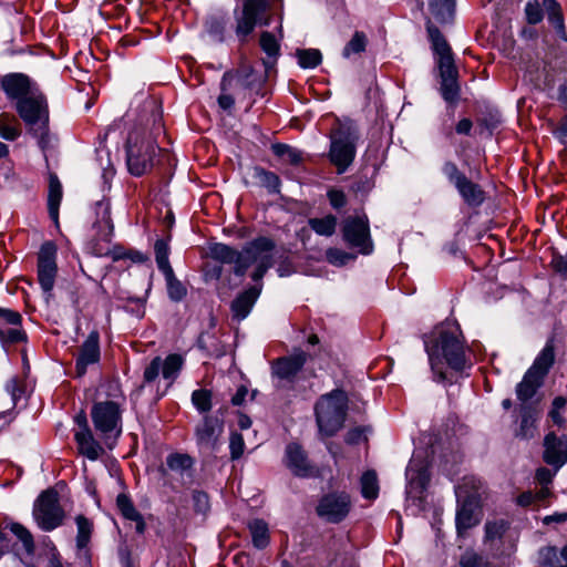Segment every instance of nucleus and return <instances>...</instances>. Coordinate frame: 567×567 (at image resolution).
<instances>
[{
	"mask_svg": "<svg viewBox=\"0 0 567 567\" xmlns=\"http://www.w3.org/2000/svg\"><path fill=\"white\" fill-rule=\"evenodd\" d=\"M193 503L197 513L205 514L209 509V497L203 491L193 492Z\"/></svg>",
	"mask_w": 567,
	"mask_h": 567,
	"instance_id": "nucleus-58",
	"label": "nucleus"
},
{
	"mask_svg": "<svg viewBox=\"0 0 567 567\" xmlns=\"http://www.w3.org/2000/svg\"><path fill=\"white\" fill-rule=\"evenodd\" d=\"M163 131V125L154 122V127L148 131L144 126L133 128L126 142V163L128 171L134 176H142L155 164V158L162 150L156 143V137Z\"/></svg>",
	"mask_w": 567,
	"mask_h": 567,
	"instance_id": "nucleus-3",
	"label": "nucleus"
},
{
	"mask_svg": "<svg viewBox=\"0 0 567 567\" xmlns=\"http://www.w3.org/2000/svg\"><path fill=\"white\" fill-rule=\"evenodd\" d=\"M458 497V507L456 511V528L458 534H463L465 530L474 527L478 524L480 518L475 514L477 508V499L471 494L461 498V487L456 492Z\"/></svg>",
	"mask_w": 567,
	"mask_h": 567,
	"instance_id": "nucleus-19",
	"label": "nucleus"
},
{
	"mask_svg": "<svg viewBox=\"0 0 567 567\" xmlns=\"http://www.w3.org/2000/svg\"><path fill=\"white\" fill-rule=\"evenodd\" d=\"M251 540L257 549H264L269 545V529L262 519H254L248 523Z\"/></svg>",
	"mask_w": 567,
	"mask_h": 567,
	"instance_id": "nucleus-35",
	"label": "nucleus"
},
{
	"mask_svg": "<svg viewBox=\"0 0 567 567\" xmlns=\"http://www.w3.org/2000/svg\"><path fill=\"white\" fill-rule=\"evenodd\" d=\"M355 258L354 255L340 250L338 248H330L327 250V259L334 266H343L350 260Z\"/></svg>",
	"mask_w": 567,
	"mask_h": 567,
	"instance_id": "nucleus-54",
	"label": "nucleus"
},
{
	"mask_svg": "<svg viewBox=\"0 0 567 567\" xmlns=\"http://www.w3.org/2000/svg\"><path fill=\"white\" fill-rule=\"evenodd\" d=\"M10 530L21 540L25 553L32 555L34 553V542L31 533L19 523L11 524Z\"/></svg>",
	"mask_w": 567,
	"mask_h": 567,
	"instance_id": "nucleus-51",
	"label": "nucleus"
},
{
	"mask_svg": "<svg viewBox=\"0 0 567 567\" xmlns=\"http://www.w3.org/2000/svg\"><path fill=\"white\" fill-rule=\"evenodd\" d=\"M213 394L209 390L198 389L192 393V403L199 413H207L212 410Z\"/></svg>",
	"mask_w": 567,
	"mask_h": 567,
	"instance_id": "nucleus-46",
	"label": "nucleus"
},
{
	"mask_svg": "<svg viewBox=\"0 0 567 567\" xmlns=\"http://www.w3.org/2000/svg\"><path fill=\"white\" fill-rule=\"evenodd\" d=\"M267 9L266 0H243L240 9L234 10L235 33L240 43H245Z\"/></svg>",
	"mask_w": 567,
	"mask_h": 567,
	"instance_id": "nucleus-10",
	"label": "nucleus"
},
{
	"mask_svg": "<svg viewBox=\"0 0 567 567\" xmlns=\"http://www.w3.org/2000/svg\"><path fill=\"white\" fill-rule=\"evenodd\" d=\"M328 196H329V199H330V204L334 208H340V207H342L346 204V198H344V195H343L342 192L330 190L328 193Z\"/></svg>",
	"mask_w": 567,
	"mask_h": 567,
	"instance_id": "nucleus-60",
	"label": "nucleus"
},
{
	"mask_svg": "<svg viewBox=\"0 0 567 567\" xmlns=\"http://www.w3.org/2000/svg\"><path fill=\"white\" fill-rule=\"evenodd\" d=\"M17 111L28 126L29 133L37 138L39 147L45 151L50 145L49 110L45 97L34 91L17 103Z\"/></svg>",
	"mask_w": 567,
	"mask_h": 567,
	"instance_id": "nucleus-4",
	"label": "nucleus"
},
{
	"mask_svg": "<svg viewBox=\"0 0 567 567\" xmlns=\"http://www.w3.org/2000/svg\"><path fill=\"white\" fill-rule=\"evenodd\" d=\"M351 498L344 492L326 494L319 501L316 512L320 518L328 523L342 522L351 509Z\"/></svg>",
	"mask_w": 567,
	"mask_h": 567,
	"instance_id": "nucleus-12",
	"label": "nucleus"
},
{
	"mask_svg": "<svg viewBox=\"0 0 567 567\" xmlns=\"http://www.w3.org/2000/svg\"><path fill=\"white\" fill-rule=\"evenodd\" d=\"M560 550L554 546H547L539 550V561L543 567H566L564 557L560 558Z\"/></svg>",
	"mask_w": 567,
	"mask_h": 567,
	"instance_id": "nucleus-41",
	"label": "nucleus"
},
{
	"mask_svg": "<svg viewBox=\"0 0 567 567\" xmlns=\"http://www.w3.org/2000/svg\"><path fill=\"white\" fill-rule=\"evenodd\" d=\"M161 372L162 359L161 357H155L144 371V381L147 383L155 381Z\"/></svg>",
	"mask_w": 567,
	"mask_h": 567,
	"instance_id": "nucleus-57",
	"label": "nucleus"
},
{
	"mask_svg": "<svg viewBox=\"0 0 567 567\" xmlns=\"http://www.w3.org/2000/svg\"><path fill=\"white\" fill-rule=\"evenodd\" d=\"M543 7L547 11L548 21L554 25L561 38H566L564 18L560 4L556 0H544Z\"/></svg>",
	"mask_w": 567,
	"mask_h": 567,
	"instance_id": "nucleus-36",
	"label": "nucleus"
},
{
	"mask_svg": "<svg viewBox=\"0 0 567 567\" xmlns=\"http://www.w3.org/2000/svg\"><path fill=\"white\" fill-rule=\"evenodd\" d=\"M544 461L557 470L567 462V435L558 437L555 433L550 432L544 440Z\"/></svg>",
	"mask_w": 567,
	"mask_h": 567,
	"instance_id": "nucleus-18",
	"label": "nucleus"
},
{
	"mask_svg": "<svg viewBox=\"0 0 567 567\" xmlns=\"http://www.w3.org/2000/svg\"><path fill=\"white\" fill-rule=\"evenodd\" d=\"M271 150L276 156L288 164L298 165L302 162V153L290 145L277 143L271 146Z\"/></svg>",
	"mask_w": 567,
	"mask_h": 567,
	"instance_id": "nucleus-39",
	"label": "nucleus"
},
{
	"mask_svg": "<svg viewBox=\"0 0 567 567\" xmlns=\"http://www.w3.org/2000/svg\"><path fill=\"white\" fill-rule=\"evenodd\" d=\"M207 32L216 41L223 42L226 38L227 21L221 16L210 17L206 22Z\"/></svg>",
	"mask_w": 567,
	"mask_h": 567,
	"instance_id": "nucleus-45",
	"label": "nucleus"
},
{
	"mask_svg": "<svg viewBox=\"0 0 567 567\" xmlns=\"http://www.w3.org/2000/svg\"><path fill=\"white\" fill-rule=\"evenodd\" d=\"M525 16L529 24L539 23L544 18L543 8L540 3L537 0L527 1L525 6Z\"/></svg>",
	"mask_w": 567,
	"mask_h": 567,
	"instance_id": "nucleus-53",
	"label": "nucleus"
},
{
	"mask_svg": "<svg viewBox=\"0 0 567 567\" xmlns=\"http://www.w3.org/2000/svg\"><path fill=\"white\" fill-rule=\"evenodd\" d=\"M329 157L338 173H344L355 157L358 133L351 122L338 123L330 133Z\"/></svg>",
	"mask_w": 567,
	"mask_h": 567,
	"instance_id": "nucleus-6",
	"label": "nucleus"
},
{
	"mask_svg": "<svg viewBox=\"0 0 567 567\" xmlns=\"http://www.w3.org/2000/svg\"><path fill=\"white\" fill-rule=\"evenodd\" d=\"M425 351L436 381L446 379L443 361L453 370L466 367L465 346L462 331L456 323H444L424 339Z\"/></svg>",
	"mask_w": 567,
	"mask_h": 567,
	"instance_id": "nucleus-1",
	"label": "nucleus"
},
{
	"mask_svg": "<svg viewBox=\"0 0 567 567\" xmlns=\"http://www.w3.org/2000/svg\"><path fill=\"white\" fill-rule=\"evenodd\" d=\"M348 402V395L342 390H333L319 398L315 406V414L319 432L322 435L332 436L343 427Z\"/></svg>",
	"mask_w": 567,
	"mask_h": 567,
	"instance_id": "nucleus-5",
	"label": "nucleus"
},
{
	"mask_svg": "<svg viewBox=\"0 0 567 567\" xmlns=\"http://www.w3.org/2000/svg\"><path fill=\"white\" fill-rule=\"evenodd\" d=\"M441 76V94L447 103H455L460 96V86L457 84V70L454 63L449 61L439 65Z\"/></svg>",
	"mask_w": 567,
	"mask_h": 567,
	"instance_id": "nucleus-22",
	"label": "nucleus"
},
{
	"mask_svg": "<svg viewBox=\"0 0 567 567\" xmlns=\"http://www.w3.org/2000/svg\"><path fill=\"white\" fill-rule=\"evenodd\" d=\"M361 494L367 499H374L379 494V484L377 473L367 471L361 476Z\"/></svg>",
	"mask_w": 567,
	"mask_h": 567,
	"instance_id": "nucleus-43",
	"label": "nucleus"
},
{
	"mask_svg": "<svg viewBox=\"0 0 567 567\" xmlns=\"http://www.w3.org/2000/svg\"><path fill=\"white\" fill-rule=\"evenodd\" d=\"M310 228L320 236H331L336 231L337 218L333 215H327L322 218L309 219Z\"/></svg>",
	"mask_w": 567,
	"mask_h": 567,
	"instance_id": "nucleus-40",
	"label": "nucleus"
},
{
	"mask_svg": "<svg viewBox=\"0 0 567 567\" xmlns=\"http://www.w3.org/2000/svg\"><path fill=\"white\" fill-rule=\"evenodd\" d=\"M443 174L454 185L463 202L470 207H480L485 202V192L477 183L472 182L458 169L455 163L445 162Z\"/></svg>",
	"mask_w": 567,
	"mask_h": 567,
	"instance_id": "nucleus-9",
	"label": "nucleus"
},
{
	"mask_svg": "<svg viewBox=\"0 0 567 567\" xmlns=\"http://www.w3.org/2000/svg\"><path fill=\"white\" fill-rule=\"evenodd\" d=\"M254 177L259 184L265 187L269 193L276 194L280 190V179L275 173L267 171L262 167H255Z\"/></svg>",
	"mask_w": 567,
	"mask_h": 567,
	"instance_id": "nucleus-38",
	"label": "nucleus"
},
{
	"mask_svg": "<svg viewBox=\"0 0 567 567\" xmlns=\"http://www.w3.org/2000/svg\"><path fill=\"white\" fill-rule=\"evenodd\" d=\"M555 362V350L554 343L551 340H548L539 352V354L534 360L532 367L527 370L533 375L539 377L544 381V378L549 372L550 368Z\"/></svg>",
	"mask_w": 567,
	"mask_h": 567,
	"instance_id": "nucleus-27",
	"label": "nucleus"
},
{
	"mask_svg": "<svg viewBox=\"0 0 567 567\" xmlns=\"http://www.w3.org/2000/svg\"><path fill=\"white\" fill-rule=\"evenodd\" d=\"M62 199V185L56 175L51 174L49 178L48 210L50 217L56 221L59 207Z\"/></svg>",
	"mask_w": 567,
	"mask_h": 567,
	"instance_id": "nucleus-33",
	"label": "nucleus"
},
{
	"mask_svg": "<svg viewBox=\"0 0 567 567\" xmlns=\"http://www.w3.org/2000/svg\"><path fill=\"white\" fill-rule=\"evenodd\" d=\"M462 567H484L482 557L474 553H466L461 558Z\"/></svg>",
	"mask_w": 567,
	"mask_h": 567,
	"instance_id": "nucleus-59",
	"label": "nucleus"
},
{
	"mask_svg": "<svg viewBox=\"0 0 567 567\" xmlns=\"http://www.w3.org/2000/svg\"><path fill=\"white\" fill-rule=\"evenodd\" d=\"M56 276L55 251L51 245H44L39 254L38 280L47 299L53 290Z\"/></svg>",
	"mask_w": 567,
	"mask_h": 567,
	"instance_id": "nucleus-14",
	"label": "nucleus"
},
{
	"mask_svg": "<svg viewBox=\"0 0 567 567\" xmlns=\"http://www.w3.org/2000/svg\"><path fill=\"white\" fill-rule=\"evenodd\" d=\"M426 30L432 49L439 55V65H443L445 61L454 63L451 48L441 31L431 21H427Z\"/></svg>",
	"mask_w": 567,
	"mask_h": 567,
	"instance_id": "nucleus-25",
	"label": "nucleus"
},
{
	"mask_svg": "<svg viewBox=\"0 0 567 567\" xmlns=\"http://www.w3.org/2000/svg\"><path fill=\"white\" fill-rule=\"evenodd\" d=\"M543 380L539 377L533 375L526 371L523 380L516 386V394L518 400L525 402L532 399L536 391L542 386Z\"/></svg>",
	"mask_w": 567,
	"mask_h": 567,
	"instance_id": "nucleus-34",
	"label": "nucleus"
},
{
	"mask_svg": "<svg viewBox=\"0 0 567 567\" xmlns=\"http://www.w3.org/2000/svg\"><path fill=\"white\" fill-rule=\"evenodd\" d=\"M116 506L125 519L135 523V530L142 535L145 532L146 524L140 512L136 511L131 498L126 494H118L116 497Z\"/></svg>",
	"mask_w": 567,
	"mask_h": 567,
	"instance_id": "nucleus-28",
	"label": "nucleus"
},
{
	"mask_svg": "<svg viewBox=\"0 0 567 567\" xmlns=\"http://www.w3.org/2000/svg\"><path fill=\"white\" fill-rule=\"evenodd\" d=\"M223 432V420L213 415H204L202 421L195 426L194 434L197 446L203 451H215L219 445Z\"/></svg>",
	"mask_w": 567,
	"mask_h": 567,
	"instance_id": "nucleus-13",
	"label": "nucleus"
},
{
	"mask_svg": "<svg viewBox=\"0 0 567 567\" xmlns=\"http://www.w3.org/2000/svg\"><path fill=\"white\" fill-rule=\"evenodd\" d=\"M166 280L168 297L174 301H181L186 296V288L175 277L174 270L162 272Z\"/></svg>",
	"mask_w": 567,
	"mask_h": 567,
	"instance_id": "nucleus-42",
	"label": "nucleus"
},
{
	"mask_svg": "<svg viewBox=\"0 0 567 567\" xmlns=\"http://www.w3.org/2000/svg\"><path fill=\"white\" fill-rule=\"evenodd\" d=\"M307 361V353L298 351L289 357L278 359L272 371L279 379L291 381L303 368Z\"/></svg>",
	"mask_w": 567,
	"mask_h": 567,
	"instance_id": "nucleus-23",
	"label": "nucleus"
},
{
	"mask_svg": "<svg viewBox=\"0 0 567 567\" xmlns=\"http://www.w3.org/2000/svg\"><path fill=\"white\" fill-rule=\"evenodd\" d=\"M20 130L14 120L7 115L0 116V136L7 141H14L19 137Z\"/></svg>",
	"mask_w": 567,
	"mask_h": 567,
	"instance_id": "nucleus-52",
	"label": "nucleus"
},
{
	"mask_svg": "<svg viewBox=\"0 0 567 567\" xmlns=\"http://www.w3.org/2000/svg\"><path fill=\"white\" fill-rule=\"evenodd\" d=\"M275 243L267 237H258L246 245L243 251H238L221 243L209 247V255L213 259L224 264H234V272L244 276L251 265H257L251 275L254 281H260L267 270L274 265L272 250Z\"/></svg>",
	"mask_w": 567,
	"mask_h": 567,
	"instance_id": "nucleus-2",
	"label": "nucleus"
},
{
	"mask_svg": "<svg viewBox=\"0 0 567 567\" xmlns=\"http://www.w3.org/2000/svg\"><path fill=\"white\" fill-rule=\"evenodd\" d=\"M285 464L299 477H309L315 474V467L310 464L307 453L297 443H289L286 446Z\"/></svg>",
	"mask_w": 567,
	"mask_h": 567,
	"instance_id": "nucleus-17",
	"label": "nucleus"
},
{
	"mask_svg": "<svg viewBox=\"0 0 567 567\" xmlns=\"http://www.w3.org/2000/svg\"><path fill=\"white\" fill-rule=\"evenodd\" d=\"M362 439V430L359 427L350 430L346 435V442L349 444H355Z\"/></svg>",
	"mask_w": 567,
	"mask_h": 567,
	"instance_id": "nucleus-64",
	"label": "nucleus"
},
{
	"mask_svg": "<svg viewBox=\"0 0 567 567\" xmlns=\"http://www.w3.org/2000/svg\"><path fill=\"white\" fill-rule=\"evenodd\" d=\"M405 476L410 487L416 488L420 492L425 489L430 481L427 468L422 464H417L415 461L410 462L406 467Z\"/></svg>",
	"mask_w": 567,
	"mask_h": 567,
	"instance_id": "nucleus-32",
	"label": "nucleus"
},
{
	"mask_svg": "<svg viewBox=\"0 0 567 567\" xmlns=\"http://www.w3.org/2000/svg\"><path fill=\"white\" fill-rule=\"evenodd\" d=\"M367 37L361 31H355L351 40L343 48L342 55L343 58H350L351 54H359L363 52L367 48Z\"/></svg>",
	"mask_w": 567,
	"mask_h": 567,
	"instance_id": "nucleus-49",
	"label": "nucleus"
},
{
	"mask_svg": "<svg viewBox=\"0 0 567 567\" xmlns=\"http://www.w3.org/2000/svg\"><path fill=\"white\" fill-rule=\"evenodd\" d=\"M94 427L107 441L116 440L122 432L121 410L116 402L104 401L93 405L91 411Z\"/></svg>",
	"mask_w": 567,
	"mask_h": 567,
	"instance_id": "nucleus-8",
	"label": "nucleus"
},
{
	"mask_svg": "<svg viewBox=\"0 0 567 567\" xmlns=\"http://www.w3.org/2000/svg\"><path fill=\"white\" fill-rule=\"evenodd\" d=\"M0 321L13 327L10 329H0L1 342L19 343L27 340L25 332L20 328L22 317L18 311L0 307Z\"/></svg>",
	"mask_w": 567,
	"mask_h": 567,
	"instance_id": "nucleus-21",
	"label": "nucleus"
},
{
	"mask_svg": "<svg viewBox=\"0 0 567 567\" xmlns=\"http://www.w3.org/2000/svg\"><path fill=\"white\" fill-rule=\"evenodd\" d=\"M260 287H250L240 293L233 302H231V312L233 317L238 321L244 320L251 311L255 302L257 301L260 295Z\"/></svg>",
	"mask_w": 567,
	"mask_h": 567,
	"instance_id": "nucleus-24",
	"label": "nucleus"
},
{
	"mask_svg": "<svg viewBox=\"0 0 567 567\" xmlns=\"http://www.w3.org/2000/svg\"><path fill=\"white\" fill-rule=\"evenodd\" d=\"M298 61L303 69H313L321 63L322 55L317 49L297 51Z\"/></svg>",
	"mask_w": 567,
	"mask_h": 567,
	"instance_id": "nucleus-50",
	"label": "nucleus"
},
{
	"mask_svg": "<svg viewBox=\"0 0 567 567\" xmlns=\"http://www.w3.org/2000/svg\"><path fill=\"white\" fill-rule=\"evenodd\" d=\"M248 390L246 386H240L237 389L236 393L231 398L233 405H241L247 396Z\"/></svg>",
	"mask_w": 567,
	"mask_h": 567,
	"instance_id": "nucleus-63",
	"label": "nucleus"
},
{
	"mask_svg": "<svg viewBox=\"0 0 567 567\" xmlns=\"http://www.w3.org/2000/svg\"><path fill=\"white\" fill-rule=\"evenodd\" d=\"M453 0H431L430 10L441 22L447 21L453 11Z\"/></svg>",
	"mask_w": 567,
	"mask_h": 567,
	"instance_id": "nucleus-48",
	"label": "nucleus"
},
{
	"mask_svg": "<svg viewBox=\"0 0 567 567\" xmlns=\"http://www.w3.org/2000/svg\"><path fill=\"white\" fill-rule=\"evenodd\" d=\"M100 334L96 330L89 333L85 341L80 347L79 355L76 358V375L82 377L86 373V369L90 364L97 363L100 361Z\"/></svg>",
	"mask_w": 567,
	"mask_h": 567,
	"instance_id": "nucleus-16",
	"label": "nucleus"
},
{
	"mask_svg": "<svg viewBox=\"0 0 567 567\" xmlns=\"http://www.w3.org/2000/svg\"><path fill=\"white\" fill-rule=\"evenodd\" d=\"M244 447L245 443L243 435L237 432L231 433L229 439V450L231 458H239L244 453Z\"/></svg>",
	"mask_w": 567,
	"mask_h": 567,
	"instance_id": "nucleus-56",
	"label": "nucleus"
},
{
	"mask_svg": "<svg viewBox=\"0 0 567 567\" xmlns=\"http://www.w3.org/2000/svg\"><path fill=\"white\" fill-rule=\"evenodd\" d=\"M166 465L171 472L179 476L182 480L188 481L193 476V458L183 453H173L166 457Z\"/></svg>",
	"mask_w": 567,
	"mask_h": 567,
	"instance_id": "nucleus-29",
	"label": "nucleus"
},
{
	"mask_svg": "<svg viewBox=\"0 0 567 567\" xmlns=\"http://www.w3.org/2000/svg\"><path fill=\"white\" fill-rule=\"evenodd\" d=\"M520 413L522 419L519 427L515 432V436L522 440L533 439L537 431V412L529 406H524L522 408Z\"/></svg>",
	"mask_w": 567,
	"mask_h": 567,
	"instance_id": "nucleus-31",
	"label": "nucleus"
},
{
	"mask_svg": "<svg viewBox=\"0 0 567 567\" xmlns=\"http://www.w3.org/2000/svg\"><path fill=\"white\" fill-rule=\"evenodd\" d=\"M555 362V350L554 343L551 340H548L539 352V354L534 360L532 367L527 370L533 375L539 377L544 381V378L549 372L550 368Z\"/></svg>",
	"mask_w": 567,
	"mask_h": 567,
	"instance_id": "nucleus-26",
	"label": "nucleus"
},
{
	"mask_svg": "<svg viewBox=\"0 0 567 567\" xmlns=\"http://www.w3.org/2000/svg\"><path fill=\"white\" fill-rule=\"evenodd\" d=\"M218 104L223 110H230L235 104V100L231 95L221 93L218 96Z\"/></svg>",
	"mask_w": 567,
	"mask_h": 567,
	"instance_id": "nucleus-62",
	"label": "nucleus"
},
{
	"mask_svg": "<svg viewBox=\"0 0 567 567\" xmlns=\"http://www.w3.org/2000/svg\"><path fill=\"white\" fill-rule=\"evenodd\" d=\"M154 250H155V260H156L158 269L162 272L173 269L169 264V259H168L169 251H171L168 240L157 239L154 245Z\"/></svg>",
	"mask_w": 567,
	"mask_h": 567,
	"instance_id": "nucleus-44",
	"label": "nucleus"
},
{
	"mask_svg": "<svg viewBox=\"0 0 567 567\" xmlns=\"http://www.w3.org/2000/svg\"><path fill=\"white\" fill-rule=\"evenodd\" d=\"M33 518L44 532H51L62 525L64 511L59 504V495L53 489L40 494L33 506Z\"/></svg>",
	"mask_w": 567,
	"mask_h": 567,
	"instance_id": "nucleus-7",
	"label": "nucleus"
},
{
	"mask_svg": "<svg viewBox=\"0 0 567 567\" xmlns=\"http://www.w3.org/2000/svg\"><path fill=\"white\" fill-rule=\"evenodd\" d=\"M259 44L261 50L266 53L267 59L264 60L266 71L272 69L280 55V44L275 35L268 31H264L260 34Z\"/></svg>",
	"mask_w": 567,
	"mask_h": 567,
	"instance_id": "nucleus-30",
	"label": "nucleus"
},
{
	"mask_svg": "<svg viewBox=\"0 0 567 567\" xmlns=\"http://www.w3.org/2000/svg\"><path fill=\"white\" fill-rule=\"evenodd\" d=\"M342 234L344 241L352 248H357L362 255L373 251V243L370 236L369 219L367 216H350L343 221Z\"/></svg>",
	"mask_w": 567,
	"mask_h": 567,
	"instance_id": "nucleus-11",
	"label": "nucleus"
},
{
	"mask_svg": "<svg viewBox=\"0 0 567 567\" xmlns=\"http://www.w3.org/2000/svg\"><path fill=\"white\" fill-rule=\"evenodd\" d=\"M536 480L539 484L542 485H547L551 482L553 480V474L551 472L546 468V467H540L536 471Z\"/></svg>",
	"mask_w": 567,
	"mask_h": 567,
	"instance_id": "nucleus-61",
	"label": "nucleus"
},
{
	"mask_svg": "<svg viewBox=\"0 0 567 567\" xmlns=\"http://www.w3.org/2000/svg\"><path fill=\"white\" fill-rule=\"evenodd\" d=\"M184 359L181 354L173 353L162 360V375L164 379L173 382L182 370Z\"/></svg>",
	"mask_w": 567,
	"mask_h": 567,
	"instance_id": "nucleus-37",
	"label": "nucleus"
},
{
	"mask_svg": "<svg viewBox=\"0 0 567 567\" xmlns=\"http://www.w3.org/2000/svg\"><path fill=\"white\" fill-rule=\"evenodd\" d=\"M80 430L75 432L74 440L79 452L90 461H96L103 453V446L94 439L92 431L87 426L85 416L78 417Z\"/></svg>",
	"mask_w": 567,
	"mask_h": 567,
	"instance_id": "nucleus-15",
	"label": "nucleus"
},
{
	"mask_svg": "<svg viewBox=\"0 0 567 567\" xmlns=\"http://www.w3.org/2000/svg\"><path fill=\"white\" fill-rule=\"evenodd\" d=\"M1 87L10 100L20 102L27 99L35 90L32 89L30 79L22 73H11L1 80Z\"/></svg>",
	"mask_w": 567,
	"mask_h": 567,
	"instance_id": "nucleus-20",
	"label": "nucleus"
},
{
	"mask_svg": "<svg viewBox=\"0 0 567 567\" xmlns=\"http://www.w3.org/2000/svg\"><path fill=\"white\" fill-rule=\"evenodd\" d=\"M75 523L78 527L76 545L79 548H84L90 540L93 525L91 520L83 515H78L75 517Z\"/></svg>",
	"mask_w": 567,
	"mask_h": 567,
	"instance_id": "nucleus-47",
	"label": "nucleus"
},
{
	"mask_svg": "<svg viewBox=\"0 0 567 567\" xmlns=\"http://www.w3.org/2000/svg\"><path fill=\"white\" fill-rule=\"evenodd\" d=\"M507 526L504 520L501 522H491L485 525V538L487 540H494L501 538L505 533Z\"/></svg>",
	"mask_w": 567,
	"mask_h": 567,
	"instance_id": "nucleus-55",
	"label": "nucleus"
}]
</instances>
